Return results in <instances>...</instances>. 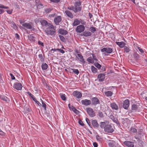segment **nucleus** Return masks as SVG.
<instances>
[{"mask_svg": "<svg viewBox=\"0 0 147 147\" xmlns=\"http://www.w3.org/2000/svg\"><path fill=\"white\" fill-rule=\"evenodd\" d=\"M96 138L97 140L98 141H100L102 140V138L98 135H96Z\"/></svg>", "mask_w": 147, "mask_h": 147, "instance_id": "obj_52", "label": "nucleus"}, {"mask_svg": "<svg viewBox=\"0 0 147 147\" xmlns=\"http://www.w3.org/2000/svg\"><path fill=\"white\" fill-rule=\"evenodd\" d=\"M55 32V27L51 24H49V27L45 30V32L48 35H53L54 34Z\"/></svg>", "mask_w": 147, "mask_h": 147, "instance_id": "obj_2", "label": "nucleus"}, {"mask_svg": "<svg viewBox=\"0 0 147 147\" xmlns=\"http://www.w3.org/2000/svg\"><path fill=\"white\" fill-rule=\"evenodd\" d=\"M124 50L125 52L127 53L129 52L130 49L129 47L126 46H125L124 47Z\"/></svg>", "mask_w": 147, "mask_h": 147, "instance_id": "obj_32", "label": "nucleus"}, {"mask_svg": "<svg viewBox=\"0 0 147 147\" xmlns=\"http://www.w3.org/2000/svg\"><path fill=\"white\" fill-rule=\"evenodd\" d=\"M139 106V104H133L132 105L131 109L133 111H136L138 109V107Z\"/></svg>", "mask_w": 147, "mask_h": 147, "instance_id": "obj_20", "label": "nucleus"}, {"mask_svg": "<svg viewBox=\"0 0 147 147\" xmlns=\"http://www.w3.org/2000/svg\"><path fill=\"white\" fill-rule=\"evenodd\" d=\"M79 124L82 126L84 125V123L81 120H79L78 121Z\"/></svg>", "mask_w": 147, "mask_h": 147, "instance_id": "obj_59", "label": "nucleus"}, {"mask_svg": "<svg viewBox=\"0 0 147 147\" xmlns=\"http://www.w3.org/2000/svg\"><path fill=\"white\" fill-rule=\"evenodd\" d=\"M86 111L88 114L91 117H93L95 116V113L91 108H86Z\"/></svg>", "mask_w": 147, "mask_h": 147, "instance_id": "obj_4", "label": "nucleus"}, {"mask_svg": "<svg viewBox=\"0 0 147 147\" xmlns=\"http://www.w3.org/2000/svg\"><path fill=\"white\" fill-rule=\"evenodd\" d=\"M0 98L3 100L6 101L7 97H4L2 96H0Z\"/></svg>", "mask_w": 147, "mask_h": 147, "instance_id": "obj_57", "label": "nucleus"}, {"mask_svg": "<svg viewBox=\"0 0 147 147\" xmlns=\"http://www.w3.org/2000/svg\"><path fill=\"white\" fill-rule=\"evenodd\" d=\"M0 8H3V9H7L9 8V7H6V6H5L1 4H0Z\"/></svg>", "mask_w": 147, "mask_h": 147, "instance_id": "obj_51", "label": "nucleus"}, {"mask_svg": "<svg viewBox=\"0 0 147 147\" xmlns=\"http://www.w3.org/2000/svg\"><path fill=\"white\" fill-rule=\"evenodd\" d=\"M110 106L113 110H117L119 109L118 105L115 102L111 103Z\"/></svg>", "mask_w": 147, "mask_h": 147, "instance_id": "obj_14", "label": "nucleus"}, {"mask_svg": "<svg viewBox=\"0 0 147 147\" xmlns=\"http://www.w3.org/2000/svg\"><path fill=\"white\" fill-rule=\"evenodd\" d=\"M105 78V75L104 74H100L98 76V78L99 82L103 81Z\"/></svg>", "mask_w": 147, "mask_h": 147, "instance_id": "obj_16", "label": "nucleus"}, {"mask_svg": "<svg viewBox=\"0 0 147 147\" xmlns=\"http://www.w3.org/2000/svg\"><path fill=\"white\" fill-rule=\"evenodd\" d=\"M33 100L36 103L38 106H41V104L35 98H33Z\"/></svg>", "mask_w": 147, "mask_h": 147, "instance_id": "obj_42", "label": "nucleus"}, {"mask_svg": "<svg viewBox=\"0 0 147 147\" xmlns=\"http://www.w3.org/2000/svg\"><path fill=\"white\" fill-rule=\"evenodd\" d=\"M76 58L78 59L81 63H84L85 61L84 59L83 58V57L81 54H78L76 56Z\"/></svg>", "mask_w": 147, "mask_h": 147, "instance_id": "obj_9", "label": "nucleus"}, {"mask_svg": "<svg viewBox=\"0 0 147 147\" xmlns=\"http://www.w3.org/2000/svg\"><path fill=\"white\" fill-rule=\"evenodd\" d=\"M52 10V9L50 8H47L45 10V12L46 13H48L50 12Z\"/></svg>", "mask_w": 147, "mask_h": 147, "instance_id": "obj_48", "label": "nucleus"}, {"mask_svg": "<svg viewBox=\"0 0 147 147\" xmlns=\"http://www.w3.org/2000/svg\"><path fill=\"white\" fill-rule=\"evenodd\" d=\"M48 67V65L46 63H43L41 65L42 68L43 70H46L47 69Z\"/></svg>", "mask_w": 147, "mask_h": 147, "instance_id": "obj_29", "label": "nucleus"}, {"mask_svg": "<svg viewBox=\"0 0 147 147\" xmlns=\"http://www.w3.org/2000/svg\"><path fill=\"white\" fill-rule=\"evenodd\" d=\"M91 100L92 104L93 105H96L100 104L99 99L96 97H93L92 98Z\"/></svg>", "mask_w": 147, "mask_h": 147, "instance_id": "obj_10", "label": "nucleus"}, {"mask_svg": "<svg viewBox=\"0 0 147 147\" xmlns=\"http://www.w3.org/2000/svg\"><path fill=\"white\" fill-rule=\"evenodd\" d=\"M86 120L87 123H88V125L90 126V125H91V123H90V120H89V119L87 118H86Z\"/></svg>", "mask_w": 147, "mask_h": 147, "instance_id": "obj_50", "label": "nucleus"}, {"mask_svg": "<svg viewBox=\"0 0 147 147\" xmlns=\"http://www.w3.org/2000/svg\"><path fill=\"white\" fill-rule=\"evenodd\" d=\"M59 33L62 35H65L67 34V32L63 29H60L58 30Z\"/></svg>", "mask_w": 147, "mask_h": 147, "instance_id": "obj_23", "label": "nucleus"}, {"mask_svg": "<svg viewBox=\"0 0 147 147\" xmlns=\"http://www.w3.org/2000/svg\"><path fill=\"white\" fill-rule=\"evenodd\" d=\"M95 66L98 69H100L101 67V65L98 63H97L95 64Z\"/></svg>", "mask_w": 147, "mask_h": 147, "instance_id": "obj_45", "label": "nucleus"}, {"mask_svg": "<svg viewBox=\"0 0 147 147\" xmlns=\"http://www.w3.org/2000/svg\"><path fill=\"white\" fill-rule=\"evenodd\" d=\"M40 100L42 102V106L44 108L45 110H46V104L44 102L43 100L41 99Z\"/></svg>", "mask_w": 147, "mask_h": 147, "instance_id": "obj_43", "label": "nucleus"}, {"mask_svg": "<svg viewBox=\"0 0 147 147\" xmlns=\"http://www.w3.org/2000/svg\"><path fill=\"white\" fill-rule=\"evenodd\" d=\"M92 34L90 32L87 31H84L83 33V35L85 37H88L91 35Z\"/></svg>", "mask_w": 147, "mask_h": 147, "instance_id": "obj_25", "label": "nucleus"}, {"mask_svg": "<svg viewBox=\"0 0 147 147\" xmlns=\"http://www.w3.org/2000/svg\"><path fill=\"white\" fill-rule=\"evenodd\" d=\"M67 9L70 10H73L74 12L75 7L73 6H71V7H68Z\"/></svg>", "mask_w": 147, "mask_h": 147, "instance_id": "obj_49", "label": "nucleus"}, {"mask_svg": "<svg viewBox=\"0 0 147 147\" xmlns=\"http://www.w3.org/2000/svg\"><path fill=\"white\" fill-rule=\"evenodd\" d=\"M61 20V16H58L56 17L54 20V21L56 25H59V23Z\"/></svg>", "mask_w": 147, "mask_h": 147, "instance_id": "obj_17", "label": "nucleus"}, {"mask_svg": "<svg viewBox=\"0 0 147 147\" xmlns=\"http://www.w3.org/2000/svg\"><path fill=\"white\" fill-rule=\"evenodd\" d=\"M113 121L115 123H116L117 125H120V123L118 119L117 118H115V119Z\"/></svg>", "mask_w": 147, "mask_h": 147, "instance_id": "obj_46", "label": "nucleus"}, {"mask_svg": "<svg viewBox=\"0 0 147 147\" xmlns=\"http://www.w3.org/2000/svg\"><path fill=\"white\" fill-rule=\"evenodd\" d=\"M59 95H60V97L62 100H63L64 101H65L66 100V97H65V94L62 93H60L59 94Z\"/></svg>", "mask_w": 147, "mask_h": 147, "instance_id": "obj_31", "label": "nucleus"}, {"mask_svg": "<svg viewBox=\"0 0 147 147\" xmlns=\"http://www.w3.org/2000/svg\"><path fill=\"white\" fill-rule=\"evenodd\" d=\"M7 13L9 14H11L12 13V11L11 10H7Z\"/></svg>", "mask_w": 147, "mask_h": 147, "instance_id": "obj_63", "label": "nucleus"}, {"mask_svg": "<svg viewBox=\"0 0 147 147\" xmlns=\"http://www.w3.org/2000/svg\"><path fill=\"white\" fill-rule=\"evenodd\" d=\"M104 93L105 96L107 97L111 96L113 94V92L111 91H109L105 92Z\"/></svg>", "mask_w": 147, "mask_h": 147, "instance_id": "obj_26", "label": "nucleus"}, {"mask_svg": "<svg viewBox=\"0 0 147 147\" xmlns=\"http://www.w3.org/2000/svg\"><path fill=\"white\" fill-rule=\"evenodd\" d=\"M116 43L117 45L119 46L121 48H123L125 46V43L123 41L120 42H116Z\"/></svg>", "mask_w": 147, "mask_h": 147, "instance_id": "obj_22", "label": "nucleus"}, {"mask_svg": "<svg viewBox=\"0 0 147 147\" xmlns=\"http://www.w3.org/2000/svg\"><path fill=\"white\" fill-rule=\"evenodd\" d=\"M87 60L89 62L91 63H94V60L91 57H89L87 59Z\"/></svg>", "mask_w": 147, "mask_h": 147, "instance_id": "obj_36", "label": "nucleus"}, {"mask_svg": "<svg viewBox=\"0 0 147 147\" xmlns=\"http://www.w3.org/2000/svg\"><path fill=\"white\" fill-rule=\"evenodd\" d=\"M59 37L60 40L63 42H65L66 41L65 38L63 36L59 35Z\"/></svg>", "mask_w": 147, "mask_h": 147, "instance_id": "obj_33", "label": "nucleus"}, {"mask_svg": "<svg viewBox=\"0 0 147 147\" xmlns=\"http://www.w3.org/2000/svg\"><path fill=\"white\" fill-rule=\"evenodd\" d=\"M91 70L94 73H96L97 71V69L93 66H91Z\"/></svg>", "mask_w": 147, "mask_h": 147, "instance_id": "obj_35", "label": "nucleus"}, {"mask_svg": "<svg viewBox=\"0 0 147 147\" xmlns=\"http://www.w3.org/2000/svg\"><path fill=\"white\" fill-rule=\"evenodd\" d=\"M81 5L80 1L76 2L74 4L75 9L74 12H77L81 10V8L80 7Z\"/></svg>", "mask_w": 147, "mask_h": 147, "instance_id": "obj_5", "label": "nucleus"}, {"mask_svg": "<svg viewBox=\"0 0 147 147\" xmlns=\"http://www.w3.org/2000/svg\"><path fill=\"white\" fill-rule=\"evenodd\" d=\"M13 88L18 90H21L22 89V86L20 83L16 82L14 84Z\"/></svg>", "mask_w": 147, "mask_h": 147, "instance_id": "obj_11", "label": "nucleus"}, {"mask_svg": "<svg viewBox=\"0 0 147 147\" xmlns=\"http://www.w3.org/2000/svg\"><path fill=\"white\" fill-rule=\"evenodd\" d=\"M81 103L82 105L87 106L91 104V101L88 99H84L81 100Z\"/></svg>", "mask_w": 147, "mask_h": 147, "instance_id": "obj_13", "label": "nucleus"}, {"mask_svg": "<svg viewBox=\"0 0 147 147\" xmlns=\"http://www.w3.org/2000/svg\"><path fill=\"white\" fill-rule=\"evenodd\" d=\"M80 24V20H78L77 19H76L74 20V22L73 23V26H76Z\"/></svg>", "mask_w": 147, "mask_h": 147, "instance_id": "obj_28", "label": "nucleus"}, {"mask_svg": "<svg viewBox=\"0 0 147 147\" xmlns=\"http://www.w3.org/2000/svg\"><path fill=\"white\" fill-rule=\"evenodd\" d=\"M10 75L11 76V78L12 79V80H14L15 79V77L13 76V74L11 73H10Z\"/></svg>", "mask_w": 147, "mask_h": 147, "instance_id": "obj_58", "label": "nucleus"}, {"mask_svg": "<svg viewBox=\"0 0 147 147\" xmlns=\"http://www.w3.org/2000/svg\"><path fill=\"white\" fill-rule=\"evenodd\" d=\"M37 7H40L42 8L43 7V5L41 3H39Z\"/></svg>", "mask_w": 147, "mask_h": 147, "instance_id": "obj_64", "label": "nucleus"}, {"mask_svg": "<svg viewBox=\"0 0 147 147\" xmlns=\"http://www.w3.org/2000/svg\"><path fill=\"white\" fill-rule=\"evenodd\" d=\"M84 26L82 25L78 26L76 28V30L77 33H80L83 32L85 30Z\"/></svg>", "mask_w": 147, "mask_h": 147, "instance_id": "obj_6", "label": "nucleus"}, {"mask_svg": "<svg viewBox=\"0 0 147 147\" xmlns=\"http://www.w3.org/2000/svg\"><path fill=\"white\" fill-rule=\"evenodd\" d=\"M71 107H72L71 110H72L75 113H78L79 111L77 110L75 107L73 106H71Z\"/></svg>", "mask_w": 147, "mask_h": 147, "instance_id": "obj_38", "label": "nucleus"}, {"mask_svg": "<svg viewBox=\"0 0 147 147\" xmlns=\"http://www.w3.org/2000/svg\"><path fill=\"white\" fill-rule=\"evenodd\" d=\"M130 101L128 99L123 101V107L125 109H127L129 106Z\"/></svg>", "mask_w": 147, "mask_h": 147, "instance_id": "obj_7", "label": "nucleus"}, {"mask_svg": "<svg viewBox=\"0 0 147 147\" xmlns=\"http://www.w3.org/2000/svg\"><path fill=\"white\" fill-rule=\"evenodd\" d=\"M28 39L31 41L34 42L35 40L34 37L32 35H30L28 36Z\"/></svg>", "mask_w": 147, "mask_h": 147, "instance_id": "obj_30", "label": "nucleus"}, {"mask_svg": "<svg viewBox=\"0 0 147 147\" xmlns=\"http://www.w3.org/2000/svg\"><path fill=\"white\" fill-rule=\"evenodd\" d=\"M38 57L40 60L42 62H43L44 61V59L43 58L42 54H39L38 55Z\"/></svg>", "mask_w": 147, "mask_h": 147, "instance_id": "obj_41", "label": "nucleus"}, {"mask_svg": "<svg viewBox=\"0 0 147 147\" xmlns=\"http://www.w3.org/2000/svg\"><path fill=\"white\" fill-rule=\"evenodd\" d=\"M113 49L111 48H104L101 50L102 52H105L107 53L110 54L113 52Z\"/></svg>", "mask_w": 147, "mask_h": 147, "instance_id": "obj_8", "label": "nucleus"}, {"mask_svg": "<svg viewBox=\"0 0 147 147\" xmlns=\"http://www.w3.org/2000/svg\"><path fill=\"white\" fill-rule=\"evenodd\" d=\"M93 145L94 147H97L98 146L97 143L96 142L93 143Z\"/></svg>", "mask_w": 147, "mask_h": 147, "instance_id": "obj_62", "label": "nucleus"}, {"mask_svg": "<svg viewBox=\"0 0 147 147\" xmlns=\"http://www.w3.org/2000/svg\"><path fill=\"white\" fill-rule=\"evenodd\" d=\"M98 116L100 118H103L104 116L102 112L99 111L98 112Z\"/></svg>", "mask_w": 147, "mask_h": 147, "instance_id": "obj_40", "label": "nucleus"}, {"mask_svg": "<svg viewBox=\"0 0 147 147\" xmlns=\"http://www.w3.org/2000/svg\"><path fill=\"white\" fill-rule=\"evenodd\" d=\"M130 132L132 133H135L137 132V129L131 127L130 129Z\"/></svg>", "mask_w": 147, "mask_h": 147, "instance_id": "obj_34", "label": "nucleus"}, {"mask_svg": "<svg viewBox=\"0 0 147 147\" xmlns=\"http://www.w3.org/2000/svg\"><path fill=\"white\" fill-rule=\"evenodd\" d=\"M38 45L39 46H41L42 47H44V45L43 43L40 41H38Z\"/></svg>", "mask_w": 147, "mask_h": 147, "instance_id": "obj_53", "label": "nucleus"}, {"mask_svg": "<svg viewBox=\"0 0 147 147\" xmlns=\"http://www.w3.org/2000/svg\"><path fill=\"white\" fill-rule=\"evenodd\" d=\"M71 69L73 71V72L76 74L77 75L79 73V71L78 69Z\"/></svg>", "mask_w": 147, "mask_h": 147, "instance_id": "obj_37", "label": "nucleus"}, {"mask_svg": "<svg viewBox=\"0 0 147 147\" xmlns=\"http://www.w3.org/2000/svg\"><path fill=\"white\" fill-rule=\"evenodd\" d=\"M19 22L20 24H22L24 23L25 20H19Z\"/></svg>", "mask_w": 147, "mask_h": 147, "instance_id": "obj_60", "label": "nucleus"}, {"mask_svg": "<svg viewBox=\"0 0 147 147\" xmlns=\"http://www.w3.org/2000/svg\"><path fill=\"white\" fill-rule=\"evenodd\" d=\"M27 93L31 97L32 99L33 98H35L34 95L30 92H27Z\"/></svg>", "mask_w": 147, "mask_h": 147, "instance_id": "obj_55", "label": "nucleus"}, {"mask_svg": "<svg viewBox=\"0 0 147 147\" xmlns=\"http://www.w3.org/2000/svg\"><path fill=\"white\" fill-rule=\"evenodd\" d=\"M138 49L142 53H144V51L143 50V49L141 48L140 47H137Z\"/></svg>", "mask_w": 147, "mask_h": 147, "instance_id": "obj_56", "label": "nucleus"}, {"mask_svg": "<svg viewBox=\"0 0 147 147\" xmlns=\"http://www.w3.org/2000/svg\"><path fill=\"white\" fill-rule=\"evenodd\" d=\"M133 56L136 60L137 61L140 59V56L137 53H134L133 54Z\"/></svg>", "mask_w": 147, "mask_h": 147, "instance_id": "obj_27", "label": "nucleus"}, {"mask_svg": "<svg viewBox=\"0 0 147 147\" xmlns=\"http://www.w3.org/2000/svg\"><path fill=\"white\" fill-rule=\"evenodd\" d=\"M100 125V128L104 129V131L107 133H111L114 131L113 127L111 124H107L105 122H101Z\"/></svg>", "mask_w": 147, "mask_h": 147, "instance_id": "obj_1", "label": "nucleus"}, {"mask_svg": "<svg viewBox=\"0 0 147 147\" xmlns=\"http://www.w3.org/2000/svg\"><path fill=\"white\" fill-rule=\"evenodd\" d=\"M56 50H57V51L62 54H63L65 53V51L61 49H56Z\"/></svg>", "mask_w": 147, "mask_h": 147, "instance_id": "obj_54", "label": "nucleus"}, {"mask_svg": "<svg viewBox=\"0 0 147 147\" xmlns=\"http://www.w3.org/2000/svg\"><path fill=\"white\" fill-rule=\"evenodd\" d=\"M94 128H98L99 125L97 120L94 119L92 120L91 122Z\"/></svg>", "mask_w": 147, "mask_h": 147, "instance_id": "obj_19", "label": "nucleus"}, {"mask_svg": "<svg viewBox=\"0 0 147 147\" xmlns=\"http://www.w3.org/2000/svg\"><path fill=\"white\" fill-rule=\"evenodd\" d=\"M32 23L31 22H26L25 23L22 24V26L23 27V28H26L28 29H32L34 30V28L32 27Z\"/></svg>", "mask_w": 147, "mask_h": 147, "instance_id": "obj_3", "label": "nucleus"}, {"mask_svg": "<svg viewBox=\"0 0 147 147\" xmlns=\"http://www.w3.org/2000/svg\"><path fill=\"white\" fill-rule=\"evenodd\" d=\"M73 95L74 96H75L78 98H80L82 97V93L78 91H74L73 93Z\"/></svg>", "mask_w": 147, "mask_h": 147, "instance_id": "obj_12", "label": "nucleus"}, {"mask_svg": "<svg viewBox=\"0 0 147 147\" xmlns=\"http://www.w3.org/2000/svg\"><path fill=\"white\" fill-rule=\"evenodd\" d=\"M60 0H50L52 1L55 3H58L59 2Z\"/></svg>", "mask_w": 147, "mask_h": 147, "instance_id": "obj_61", "label": "nucleus"}, {"mask_svg": "<svg viewBox=\"0 0 147 147\" xmlns=\"http://www.w3.org/2000/svg\"><path fill=\"white\" fill-rule=\"evenodd\" d=\"M124 144L128 147H134V145L132 142L126 141L124 142Z\"/></svg>", "mask_w": 147, "mask_h": 147, "instance_id": "obj_18", "label": "nucleus"}, {"mask_svg": "<svg viewBox=\"0 0 147 147\" xmlns=\"http://www.w3.org/2000/svg\"><path fill=\"white\" fill-rule=\"evenodd\" d=\"M10 24H11L12 25V27H13V28L14 29H17V27L16 26V25L15 24V23L14 22H13L12 21L10 23Z\"/></svg>", "mask_w": 147, "mask_h": 147, "instance_id": "obj_39", "label": "nucleus"}, {"mask_svg": "<svg viewBox=\"0 0 147 147\" xmlns=\"http://www.w3.org/2000/svg\"><path fill=\"white\" fill-rule=\"evenodd\" d=\"M40 23L41 25L44 27H47L49 26V23L45 20H41L40 21Z\"/></svg>", "mask_w": 147, "mask_h": 147, "instance_id": "obj_15", "label": "nucleus"}, {"mask_svg": "<svg viewBox=\"0 0 147 147\" xmlns=\"http://www.w3.org/2000/svg\"><path fill=\"white\" fill-rule=\"evenodd\" d=\"M65 12L66 14L68 17L71 19L73 18V15L70 11L66 10Z\"/></svg>", "mask_w": 147, "mask_h": 147, "instance_id": "obj_21", "label": "nucleus"}, {"mask_svg": "<svg viewBox=\"0 0 147 147\" xmlns=\"http://www.w3.org/2000/svg\"><path fill=\"white\" fill-rule=\"evenodd\" d=\"M80 23H81L83 25H85L86 24V22L83 20H82L81 19L80 20Z\"/></svg>", "mask_w": 147, "mask_h": 147, "instance_id": "obj_47", "label": "nucleus"}, {"mask_svg": "<svg viewBox=\"0 0 147 147\" xmlns=\"http://www.w3.org/2000/svg\"><path fill=\"white\" fill-rule=\"evenodd\" d=\"M90 31L93 33L96 31V28L94 27H91L90 28Z\"/></svg>", "mask_w": 147, "mask_h": 147, "instance_id": "obj_44", "label": "nucleus"}, {"mask_svg": "<svg viewBox=\"0 0 147 147\" xmlns=\"http://www.w3.org/2000/svg\"><path fill=\"white\" fill-rule=\"evenodd\" d=\"M108 143L109 147H113L115 145V142L113 140H108Z\"/></svg>", "mask_w": 147, "mask_h": 147, "instance_id": "obj_24", "label": "nucleus"}]
</instances>
